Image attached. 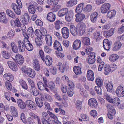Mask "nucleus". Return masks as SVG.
<instances>
[{
    "label": "nucleus",
    "mask_w": 124,
    "mask_h": 124,
    "mask_svg": "<svg viewBox=\"0 0 124 124\" xmlns=\"http://www.w3.org/2000/svg\"><path fill=\"white\" fill-rule=\"evenodd\" d=\"M16 1L19 8L16 4L14 3L12 4L11 7L15 12L17 15H19L21 13V11L20 8H22V5L20 0H16Z\"/></svg>",
    "instance_id": "f257e3e1"
},
{
    "label": "nucleus",
    "mask_w": 124,
    "mask_h": 124,
    "mask_svg": "<svg viewBox=\"0 0 124 124\" xmlns=\"http://www.w3.org/2000/svg\"><path fill=\"white\" fill-rule=\"evenodd\" d=\"M116 93L118 97H123L124 96V87L121 85L118 86L116 91Z\"/></svg>",
    "instance_id": "f03ea898"
},
{
    "label": "nucleus",
    "mask_w": 124,
    "mask_h": 124,
    "mask_svg": "<svg viewBox=\"0 0 124 124\" xmlns=\"http://www.w3.org/2000/svg\"><path fill=\"white\" fill-rule=\"evenodd\" d=\"M31 3V4L29 5L28 7V9L29 13L31 14H34L36 12L37 3L35 2H33L32 3Z\"/></svg>",
    "instance_id": "7ed1b4c3"
},
{
    "label": "nucleus",
    "mask_w": 124,
    "mask_h": 124,
    "mask_svg": "<svg viewBox=\"0 0 124 124\" xmlns=\"http://www.w3.org/2000/svg\"><path fill=\"white\" fill-rule=\"evenodd\" d=\"M110 7L111 5L108 3L103 4L101 8V12L103 14L106 13L109 10Z\"/></svg>",
    "instance_id": "20e7f679"
},
{
    "label": "nucleus",
    "mask_w": 124,
    "mask_h": 124,
    "mask_svg": "<svg viewBox=\"0 0 124 124\" xmlns=\"http://www.w3.org/2000/svg\"><path fill=\"white\" fill-rule=\"evenodd\" d=\"M24 45L25 48L28 51H31L33 49V47L32 44L31 43L27 38H25Z\"/></svg>",
    "instance_id": "39448f33"
},
{
    "label": "nucleus",
    "mask_w": 124,
    "mask_h": 124,
    "mask_svg": "<svg viewBox=\"0 0 124 124\" xmlns=\"http://www.w3.org/2000/svg\"><path fill=\"white\" fill-rule=\"evenodd\" d=\"M25 38L23 42L21 40H19L18 42V46L19 51L21 52H23L25 50V46L24 45Z\"/></svg>",
    "instance_id": "423d86ee"
},
{
    "label": "nucleus",
    "mask_w": 124,
    "mask_h": 124,
    "mask_svg": "<svg viewBox=\"0 0 124 124\" xmlns=\"http://www.w3.org/2000/svg\"><path fill=\"white\" fill-rule=\"evenodd\" d=\"M9 47H8L7 48V51L6 52L5 51H2L1 52V53L2 55L4 58L7 59H11V58L12 59L14 60V59L11 56L10 54L8 53L9 52L10 50V49L9 48Z\"/></svg>",
    "instance_id": "0eeeda50"
},
{
    "label": "nucleus",
    "mask_w": 124,
    "mask_h": 124,
    "mask_svg": "<svg viewBox=\"0 0 124 124\" xmlns=\"http://www.w3.org/2000/svg\"><path fill=\"white\" fill-rule=\"evenodd\" d=\"M30 18L28 14L25 13L23 16L21 21L25 24H27L31 22Z\"/></svg>",
    "instance_id": "6e6552de"
},
{
    "label": "nucleus",
    "mask_w": 124,
    "mask_h": 124,
    "mask_svg": "<svg viewBox=\"0 0 124 124\" xmlns=\"http://www.w3.org/2000/svg\"><path fill=\"white\" fill-rule=\"evenodd\" d=\"M62 33L63 38L65 39H67L69 36V29L67 27H63L62 29Z\"/></svg>",
    "instance_id": "1a4fd4ad"
},
{
    "label": "nucleus",
    "mask_w": 124,
    "mask_h": 124,
    "mask_svg": "<svg viewBox=\"0 0 124 124\" xmlns=\"http://www.w3.org/2000/svg\"><path fill=\"white\" fill-rule=\"evenodd\" d=\"M111 44V42L107 39H105L103 42V45L105 49L109 50Z\"/></svg>",
    "instance_id": "9d476101"
},
{
    "label": "nucleus",
    "mask_w": 124,
    "mask_h": 124,
    "mask_svg": "<svg viewBox=\"0 0 124 124\" xmlns=\"http://www.w3.org/2000/svg\"><path fill=\"white\" fill-rule=\"evenodd\" d=\"M75 16L76 17V21L77 22H80L83 20L85 17V15L82 13H77Z\"/></svg>",
    "instance_id": "9b49d317"
},
{
    "label": "nucleus",
    "mask_w": 124,
    "mask_h": 124,
    "mask_svg": "<svg viewBox=\"0 0 124 124\" xmlns=\"http://www.w3.org/2000/svg\"><path fill=\"white\" fill-rule=\"evenodd\" d=\"M17 61V63L20 65H21L24 62V58L22 55L17 54L15 57Z\"/></svg>",
    "instance_id": "f8f14e48"
},
{
    "label": "nucleus",
    "mask_w": 124,
    "mask_h": 124,
    "mask_svg": "<svg viewBox=\"0 0 124 124\" xmlns=\"http://www.w3.org/2000/svg\"><path fill=\"white\" fill-rule=\"evenodd\" d=\"M8 64L9 67L13 71H16L17 70V66L14 62L8 61Z\"/></svg>",
    "instance_id": "ddd939ff"
},
{
    "label": "nucleus",
    "mask_w": 124,
    "mask_h": 124,
    "mask_svg": "<svg viewBox=\"0 0 124 124\" xmlns=\"http://www.w3.org/2000/svg\"><path fill=\"white\" fill-rule=\"evenodd\" d=\"M86 26L85 23H81L79 29V31L80 35H82L85 32Z\"/></svg>",
    "instance_id": "4468645a"
},
{
    "label": "nucleus",
    "mask_w": 124,
    "mask_h": 124,
    "mask_svg": "<svg viewBox=\"0 0 124 124\" xmlns=\"http://www.w3.org/2000/svg\"><path fill=\"white\" fill-rule=\"evenodd\" d=\"M106 107L109 113L112 114L113 115H115L116 113L114 107L111 104H107Z\"/></svg>",
    "instance_id": "2eb2a0df"
},
{
    "label": "nucleus",
    "mask_w": 124,
    "mask_h": 124,
    "mask_svg": "<svg viewBox=\"0 0 124 124\" xmlns=\"http://www.w3.org/2000/svg\"><path fill=\"white\" fill-rule=\"evenodd\" d=\"M56 18L55 15L52 12L48 13L47 16V19L50 22H54Z\"/></svg>",
    "instance_id": "dca6fc26"
},
{
    "label": "nucleus",
    "mask_w": 124,
    "mask_h": 124,
    "mask_svg": "<svg viewBox=\"0 0 124 124\" xmlns=\"http://www.w3.org/2000/svg\"><path fill=\"white\" fill-rule=\"evenodd\" d=\"M81 44L80 40L78 39L75 40L72 45L73 48L76 50L78 49L80 47Z\"/></svg>",
    "instance_id": "f3484780"
},
{
    "label": "nucleus",
    "mask_w": 124,
    "mask_h": 124,
    "mask_svg": "<svg viewBox=\"0 0 124 124\" xmlns=\"http://www.w3.org/2000/svg\"><path fill=\"white\" fill-rule=\"evenodd\" d=\"M121 43L119 41L115 42L114 44L113 50L114 51H116L120 49L122 46Z\"/></svg>",
    "instance_id": "a211bd4d"
},
{
    "label": "nucleus",
    "mask_w": 124,
    "mask_h": 124,
    "mask_svg": "<svg viewBox=\"0 0 124 124\" xmlns=\"http://www.w3.org/2000/svg\"><path fill=\"white\" fill-rule=\"evenodd\" d=\"M33 64L34 69L37 71L39 70L40 67L39 62L37 59H35L33 60Z\"/></svg>",
    "instance_id": "6ab92c4d"
},
{
    "label": "nucleus",
    "mask_w": 124,
    "mask_h": 124,
    "mask_svg": "<svg viewBox=\"0 0 124 124\" xmlns=\"http://www.w3.org/2000/svg\"><path fill=\"white\" fill-rule=\"evenodd\" d=\"M0 22L5 23L7 22L8 20L6 15L4 12H0Z\"/></svg>",
    "instance_id": "aec40b11"
},
{
    "label": "nucleus",
    "mask_w": 124,
    "mask_h": 124,
    "mask_svg": "<svg viewBox=\"0 0 124 124\" xmlns=\"http://www.w3.org/2000/svg\"><path fill=\"white\" fill-rule=\"evenodd\" d=\"M70 30L71 33L74 36H77L78 34V30L74 26H71Z\"/></svg>",
    "instance_id": "412c9836"
},
{
    "label": "nucleus",
    "mask_w": 124,
    "mask_h": 124,
    "mask_svg": "<svg viewBox=\"0 0 124 124\" xmlns=\"http://www.w3.org/2000/svg\"><path fill=\"white\" fill-rule=\"evenodd\" d=\"M17 102L19 107L21 109H24L26 107V104L21 99H18Z\"/></svg>",
    "instance_id": "4be33fe9"
},
{
    "label": "nucleus",
    "mask_w": 124,
    "mask_h": 124,
    "mask_svg": "<svg viewBox=\"0 0 124 124\" xmlns=\"http://www.w3.org/2000/svg\"><path fill=\"white\" fill-rule=\"evenodd\" d=\"M45 40L46 43L48 46H50L52 44V36L49 34L46 36Z\"/></svg>",
    "instance_id": "5701e85b"
},
{
    "label": "nucleus",
    "mask_w": 124,
    "mask_h": 124,
    "mask_svg": "<svg viewBox=\"0 0 124 124\" xmlns=\"http://www.w3.org/2000/svg\"><path fill=\"white\" fill-rule=\"evenodd\" d=\"M68 12V10L67 8H64L60 10L58 13L59 16H62L66 15Z\"/></svg>",
    "instance_id": "b1692460"
},
{
    "label": "nucleus",
    "mask_w": 124,
    "mask_h": 124,
    "mask_svg": "<svg viewBox=\"0 0 124 124\" xmlns=\"http://www.w3.org/2000/svg\"><path fill=\"white\" fill-rule=\"evenodd\" d=\"M3 77L6 80L10 82H11L13 80V75L10 73H6L3 76Z\"/></svg>",
    "instance_id": "393cba45"
},
{
    "label": "nucleus",
    "mask_w": 124,
    "mask_h": 124,
    "mask_svg": "<svg viewBox=\"0 0 124 124\" xmlns=\"http://www.w3.org/2000/svg\"><path fill=\"white\" fill-rule=\"evenodd\" d=\"M54 47L58 51H61L62 50V46L59 42L56 40L55 41L54 44Z\"/></svg>",
    "instance_id": "a878e982"
},
{
    "label": "nucleus",
    "mask_w": 124,
    "mask_h": 124,
    "mask_svg": "<svg viewBox=\"0 0 124 124\" xmlns=\"http://www.w3.org/2000/svg\"><path fill=\"white\" fill-rule=\"evenodd\" d=\"M73 16V13L72 11H70L65 16L66 21L70 22L72 19Z\"/></svg>",
    "instance_id": "bb28decb"
},
{
    "label": "nucleus",
    "mask_w": 124,
    "mask_h": 124,
    "mask_svg": "<svg viewBox=\"0 0 124 124\" xmlns=\"http://www.w3.org/2000/svg\"><path fill=\"white\" fill-rule=\"evenodd\" d=\"M10 110L12 115L14 117H17L18 116L17 110L15 107L11 106L10 108Z\"/></svg>",
    "instance_id": "cd10ccee"
},
{
    "label": "nucleus",
    "mask_w": 124,
    "mask_h": 124,
    "mask_svg": "<svg viewBox=\"0 0 124 124\" xmlns=\"http://www.w3.org/2000/svg\"><path fill=\"white\" fill-rule=\"evenodd\" d=\"M93 37L94 40L96 42L100 40L101 38V37L100 36V34L99 31H96L93 34Z\"/></svg>",
    "instance_id": "c85d7f7f"
},
{
    "label": "nucleus",
    "mask_w": 124,
    "mask_h": 124,
    "mask_svg": "<svg viewBox=\"0 0 124 124\" xmlns=\"http://www.w3.org/2000/svg\"><path fill=\"white\" fill-rule=\"evenodd\" d=\"M28 76L32 78H34L35 76L36 73L33 70H32L31 68H29L28 70L26 73Z\"/></svg>",
    "instance_id": "c756f323"
},
{
    "label": "nucleus",
    "mask_w": 124,
    "mask_h": 124,
    "mask_svg": "<svg viewBox=\"0 0 124 124\" xmlns=\"http://www.w3.org/2000/svg\"><path fill=\"white\" fill-rule=\"evenodd\" d=\"M81 40L82 43L85 46H89L90 44V39L88 37H82Z\"/></svg>",
    "instance_id": "7c9ffc66"
},
{
    "label": "nucleus",
    "mask_w": 124,
    "mask_h": 124,
    "mask_svg": "<svg viewBox=\"0 0 124 124\" xmlns=\"http://www.w3.org/2000/svg\"><path fill=\"white\" fill-rule=\"evenodd\" d=\"M11 47L12 51L14 53H17L18 52V47L16 45L14 42H12L10 44Z\"/></svg>",
    "instance_id": "2f4dec72"
},
{
    "label": "nucleus",
    "mask_w": 124,
    "mask_h": 124,
    "mask_svg": "<svg viewBox=\"0 0 124 124\" xmlns=\"http://www.w3.org/2000/svg\"><path fill=\"white\" fill-rule=\"evenodd\" d=\"M45 61H43L45 62V63L48 66H50L52 63V58L50 57V56L48 55H46Z\"/></svg>",
    "instance_id": "473e14b6"
},
{
    "label": "nucleus",
    "mask_w": 124,
    "mask_h": 124,
    "mask_svg": "<svg viewBox=\"0 0 124 124\" xmlns=\"http://www.w3.org/2000/svg\"><path fill=\"white\" fill-rule=\"evenodd\" d=\"M110 103L114 104L115 106H118L120 103V101L118 97L112 98Z\"/></svg>",
    "instance_id": "72a5a7b5"
},
{
    "label": "nucleus",
    "mask_w": 124,
    "mask_h": 124,
    "mask_svg": "<svg viewBox=\"0 0 124 124\" xmlns=\"http://www.w3.org/2000/svg\"><path fill=\"white\" fill-rule=\"evenodd\" d=\"M41 122L45 120H47V119L49 117L48 114L45 112H43L41 114Z\"/></svg>",
    "instance_id": "f704fd0d"
},
{
    "label": "nucleus",
    "mask_w": 124,
    "mask_h": 124,
    "mask_svg": "<svg viewBox=\"0 0 124 124\" xmlns=\"http://www.w3.org/2000/svg\"><path fill=\"white\" fill-rule=\"evenodd\" d=\"M116 11L114 10L109 11L107 14V16L109 18L114 17L116 14Z\"/></svg>",
    "instance_id": "c9c22d12"
},
{
    "label": "nucleus",
    "mask_w": 124,
    "mask_h": 124,
    "mask_svg": "<svg viewBox=\"0 0 124 124\" xmlns=\"http://www.w3.org/2000/svg\"><path fill=\"white\" fill-rule=\"evenodd\" d=\"M106 88L107 89V91L109 92H111L112 91L113 85L111 82H108L106 84Z\"/></svg>",
    "instance_id": "e433bc0d"
},
{
    "label": "nucleus",
    "mask_w": 124,
    "mask_h": 124,
    "mask_svg": "<svg viewBox=\"0 0 124 124\" xmlns=\"http://www.w3.org/2000/svg\"><path fill=\"white\" fill-rule=\"evenodd\" d=\"M46 86L52 90L54 89H55V90H56V89L55 87V85L53 82L50 81L48 82Z\"/></svg>",
    "instance_id": "4c0bfd02"
},
{
    "label": "nucleus",
    "mask_w": 124,
    "mask_h": 124,
    "mask_svg": "<svg viewBox=\"0 0 124 124\" xmlns=\"http://www.w3.org/2000/svg\"><path fill=\"white\" fill-rule=\"evenodd\" d=\"M119 58V56L116 54H114L110 55L109 59L111 62H114L117 60Z\"/></svg>",
    "instance_id": "58836bf2"
},
{
    "label": "nucleus",
    "mask_w": 124,
    "mask_h": 124,
    "mask_svg": "<svg viewBox=\"0 0 124 124\" xmlns=\"http://www.w3.org/2000/svg\"><path fill=\"white\" fill-rule=\"evenodd\" d=\"M27 32L29 36L33 38L34 36V32L32 27H30L27 30Z\"/></svg>",
    "instance_id": "ea45409f"
},
{
    "label": "nucleus",
    "mask_w": 124,
    "mask_h": 124,
    "mask_svg": "<svg viewBox=\"0 0 124 124\" xmlns=\"http://www.w3.org/2000/svg\"><path fill=\"white\" fill-rule=\"evenodd\" d=\"M6 13L9 17L13 19L15 18H16L15 14L11 10L7 9L6 10Z\"/></svg>",
    "instance_id": "a19ab883"
},
{
    "label": "nucleus",
    "mask_w": 124,
    "mask_h": 124,
    "mask_svg": "<svg viewBox=\"0 0 124 124\" xmlns=\"http://www.w3.org/2000/svg\"><path fill=\"white\" fill-rule=\"evenodd\" d=\"M73 70L76 75L81 74L82 72L81 71V68L79 66L75 67H74Z\"/></svg>",
    "instance_id": "79ce46f5"
},
{
    "label": "nucleus",
    "mask_w": 124,
    "mask_h": 124,
    "mask_svg": "<svg viewBox=\"0 0 124 124\" xmlns=\"http://www.w3.org/2000/svg\"><path fill=\"white\" fill-rule=\"evenodd\" d=\"M36 102L39 108H41L43 105L42 101L39 98L37 97L35 98Z\"/></svg>",
    "instance_id": "37998d69"
},
{
    "label": "nucleus",
    "mask_w": 124,
    "mask_h": 124,
    "mask_svg": "<svg viewBox=\"0 0 124 124\" xmlns=\"http://www.w3.org/2000/svg\"><path fill=\"white\" fill-rule=\"evenodd\" d=\"M19 83L23 89L26 90H27L28 89L27 85L25 81L22 79H20V80Z\"/></svg>",
    "instance_id": "c03bdc74"
},
{
    "label": "nucleus",
    "mask_w": 124,
    "mask_h": 124,
    "mask_svg": "<svg viewBox=\"0 0 124 124\" xmlns=\"http://www.w3.org/2000/svg\"><path fill=\"white\" fill-rule=\"evenodd\" d=\"M114 31L113 29L111 28L109 30L105 31L104 33L106 35L107 37H109L113 34Z\"/></svg>",
    "instance_id": "a18cd8bd"
},
{
    "label": "nucleus",
    "mask_w": 124,
    "mask_h": 124,
    "mask_svg": "<svg viewBox=\"0 0 124 124\" xmlns=\"http://www.w3.org/2000/svg\"><path fill=\"white\" fill-rule=\"evenodd\" d=\"M83 8V4H79L76 8L75 11L77 13H81Z\"/></svg>",
    "instance_id": "49530a36"
},
{
    "label": "nucleus",
    "mask_w": 124,
    "mask_h": 124,
    "mask_svg": "<svg viewBox=\"0 0 124 124\" xmlns=\"http://www.w3.org/2000/svg\"><path fill=\"white\" fill-rule=\"evenodd\" d=\"M43 37H42V38H38L35 39V42L36 45L37 46H40L42 44V41L41 39H42Z\"/></svg>",
    "instance_id": "de8ad7c7"
},
{
    "label": "nucleus",
    "mask_w": 124,
    "mask_h": 124,
    "mask_svg": "<svg viewBox=\"0 0 124 124\" xmlns=\"http://www.w3.org/2000/svg\"><path fill=\"white\" fill-rule=\"evenodd\" d=\"M77 0H70L67 2L68 5L69 7L73 6L77 4Z\"/></svg>",
    "instance_id": "09e8293b"
},
{
    "label": "nucleus",
    "mask_w": 124,
    "mask_h": 124,
    "mask_svg": "<svg viewBox=\"0 0 124 124\" xmlns=\"http://www.w3.org/2000/svg\"><path fill=\"white\" fill-rule=\"evenodd\" d=\"M38 89L40 91L44 90L45 86L43 83L41 82H39L37 84Z\"/></svg>",
    "instance_id": "8fccbe9b"
},
{
    "label": "nucleus",
    "mask_w": 124,
    "mask_h": 124,
    "mask_svg": "<svg viewBox=\"0 0 124 124\" xmlns=\"http://www.w3.org/2000/svg\"><path fill=\"white\" fill-rule=\"evenodd\" d=\"M62 23L59 20L56 21L55 23V29L57 30H59L61 28V25Z\"/></svg>",
    "instance_id": "3c124183"
},
{
    "label": "nucleus",
    "mask_w": 124,
    "mask_h": 124,
    "mask_svg": "<svg viewBox=\"0 0 124 124\" xmlns=\"http://www.w3.org/2000/svg\"><path fill=\"white\" fill-rule=\"evenodd\" d=\"M92 6L90 5L86 6L83 9L84 11L85 12H90L92 9Z\"/></svg>",
    "instance_id": "603ef678"
},
{
    "label": "nucleus",
    "mask_w": 124,
    "mask_h": 124,
    "mask_svg": "<svg viewBox=\"0 0 124 124\" xmlns=\"http://www.w3.org/2000/svg\"><path fill=\"white\" fill-rule=\"evenodd\" d=\"M109 66V65H106L105 66L104 68V74L106 75H108L109 73L110 72Z\"/></svg>",
    "instance_id": "864d4df0"
},
{
    "label": "nucleus",
    "mask_w": 124,
    "mask_h": 124,
    "mask_svg": "<svg viewBox=\"0 0 124 124\" xmlns=\"http://www.w3.org/2000/svg\"><path fill=\"white\" fill-rule=\"evenodd\" d=\"M104 98L106 99L107 101L110 102L112 98L110 95L106 92H105L104 94Z\"/></svg>",
    "instance_id": "5fc2aeb1"
},
{
    "label": "nucleus",
    "mask_w": 124,
    "mask_h": 124,
    "mask_svg": "<svg viewBox=\"0 0 124 124\" xmlns=\"http://www.w3.org/2000/svg\"><path fill=\"white\" fill-rule=\"evenodd\" d=\"M93 53H91L89 56V58L87 59V62L89 64H93Z\"/></svg>",
    "instance_id": "6e6d98bb"
},
{
    "label": "nucleus",
    "mask_w": 124,
    "mask_h": 124,
    "mask_svg": "<svg viewBox=\"0 0 124 124\" xmlns=\"http://www.w3.org/2000/svg\"><path fill=\"white\" fill-rule=\"evenodd\" d=\"M96 83L98 86H101L103 85V81L99 78H97L96 79Z\"/></svg>",
    "instance_id": "4d7b16f0"
},
{
    "label": "nucleus",
    "mask_w": 124,
    "mask_h": 124,
    "mask_svg": "<svg viewBox=\"0 0 124 124\" xmlns=\"http://www.w3.org/2000/svg\"><path fill=\"white\" fill-rule=\"evenodd\" d=\"M95 90L96 93L102 95V90L100 86H95L94 88Z\"/></svg>",
    "instance_id": "13d9d810"
},
{
    "label": "nucleus",
    "mask_w": 124,
    "mask_h": 124,
    "mask_svg": "<svg viewBox=\"0 0 124 124\" xmlns=\"http://www.w3.org/2000/svg\"><path fill=\"white\" fill-rule=\"evenodd\" d=\"M40 30V32L41 33V34L43 37L44 36L46 35L47 31L45 28L43 27L41 28Z\"/></svg>",
    "instance_id": "bf43d9fd"
},
{
    "label": "nucleus",
    "mask_w": 124,
    "mask_h": 124,
    "mask_svg": "<svg viewBox=\"0 0 124 124\" xmlns=\"http://www.w3.org/2000/svg\"><path fill=\"white\" fill-rule=\"evenodd\" d=\"M34 34L37 36L38 38H42V36L41 34L40 30L38 29H36L34 32Z\"/></svg>",
    "instance_id": "052dcab7"
},
{
    "label": "nucleus",
    "mask_w": 124,
    "mask_h": 124,
    "mask_svg": "<svg viewBox=\"0 0 124 124\" xmlns=\"http://www.w3.org/2000/svg\"><path fill=\"white\" fill-rule=\"evenodd\" d=\"M93 50V48L92 47L90 46H88L85 50V52L87 54L89 55L91 53H93V52H92Z\"/></svg>",
    "instance_id": "680f3d73"
},
{
    "label": "nucleus",
    "mask_w": 124,
    "mask_h": 124,
    "mask_svg": "<svg viewBox=\"0 0 124 124\" xmlns=\"http://www.w3.org/2000/svg\"><path fill=\"white\" fill-rule=\"evenodd\" d=\"M54 98L57 100L61 101L62 100V98L57 93H55L53 95Z\"/></svg>",
    "instance_id": "e2e57ef3"
},
{
    "label": "nucleus",
    "mask_w": 124,
    "mask_h": 124,
    "mask_svg": "<svg viewBox=\"0 0 124 124\" xmlns=\"http://www.w3.org/2000/svg\"><path fill=\"white\" fill-rule=\"evenodd\" d=\"M48 114L49 115L51 118L54 120H58V118L55 115L49 111H47Z\"/></svg>",
    "instance_id": "0e129e2a"
},
{
    "label": "nucleus",
    "mask_w": 124,
    "mask_h": 124,
    "mask_svg": "<svg viewBox=\"0 0 124 124\" xmlns=\"http://www.w3.org/2000/svg\"><path fill=\"white\" fill-rule=\"evenodd\" d=\"M27 107L29 108L32 110H36L37 108L36 105L34 102L31 105H29V106H27Z\"/></svg>",
    "instance_id": "69168bd1"
},
{
    "label": "nucleus",
    "mask_w": 124,
    "mask_h": 124,
    "mask_svg": "<svg viewBox=\"0 0 124 124\" xmlns=\"http://www.w3.org/2000/svg\"><path fill=\"white\" fill-rule=\"evenodd\" d=\"M74 93V91L72 89H69L67 92V94L69 96L72 97Z\"/></svg>",
    "instance_id": "338daca9"
},
{
    "label": "nucleus",
    "mask_w": 124,
    "mask_h": 124,
    "mask_svg": "<svg viewBox=\"0 0 124 124\" xmlns=\"http://www.w3.org/2000/svg\"><path fill=\"white\" fill-rule=\"evenodd\" d=\"M49 124H56L57 123L58 120H54L50 118L49 117L47 119Z\"/></svg>",
    "instance_id": "774afa93"
}]
</instances>
